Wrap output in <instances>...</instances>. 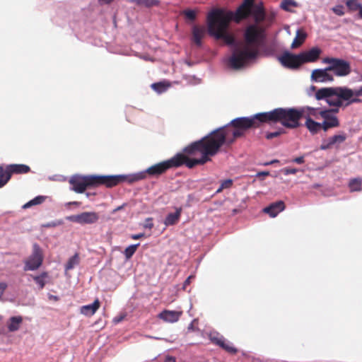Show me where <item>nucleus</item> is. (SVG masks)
Returning a JSON list of instances; mask_svg holds the SVG:
<instances>
[{"mask_svg": "<svg viewBox=\"0 0 362 362\" xmlns=\"http://www.w3.org/2000/svg\"><path fill=\"white\" fill-rule=\"evenodd\" d=\"M253 1L244 0L235 12L214 8L207 15L209 34L233 46V53L228 59V64L233 69L243 67L247 61L255 58L263 40V29L256 25L247 27L243 42L235 43L234 37L228 32L231 21L238 23L249 16H252L257 23L264 21L265 13L262 4H255Z\"/></svg>", "mask_w": 362, "mask_h": 362, "instance_id": "obj_1", "label": "nucleus"}, {"mask_svg": "<svg viewBox=\"0 0 362 362\" xmlns=\"http://www.w3.org/2000/svg\"><path fill=\"white\" fill-rule=\"evenodd\" d=\"M303 109L296 107H279L272 111L255 115L250 117H238L233 122L245 127H258L262 122H279L286 128L296 129L303 117Z\"/></svg>", "mask_w": 362, "mask_h": 362, "instance_id": "obj_2", "label": "nucleus"}, {"mask_svg": "<svg viewBox=\"0 0 362 362\" xmlns=\"http://www.w3.org/2000/svg\"><path fill=\"white\" fill-rule=\"evenodd\" d=\"M362 96V86L358 89H351L346 86L327 87L318 89L315 98L318 100H325L331 110H321L319 114L324 120L335 115L332 112H338L339 108L346 102L345 106L361 101L358 97Z\"/></svg>", "mask_w": 362, "mask_h": 362, "instance_id": "obj_3", "label": "nucleus"}, {"mask_svg": "<svg viewBox=\"0 0 362 362\" xmlns=\"http://www.w3.org/2000/svg\"><path fill=\"white\" fill-rule=\"evenodd\" d=\"M233 120L230 124L214 130L209 135L203 138L215 154L223 144L230 145L236 138L243 135V130L249 128L234 123Z\"/></svg>", "mask_w": 362, "mask_h": 362, "instance_id": "obj_4", "label": "nucleus"}, {"mask_svg": "<svg viewBox=\"0 0 362 362\" xmlns=\"http://www.w3.org/2000/svg\"><path fill=\"white\" fill-rule=\"evenodd\" d=\"M183 151L187 156L180 153L182 156L181 165L185 163L189 168L204 164L211 160L210 156L216 155L203 138L185 147Z\"/></svg>", "mask_w": 362, "mask_h": 362, "instance_id": "obj_5", "label": "nucleus"}, {"mask_svg": "<svg viewBox=\"0 0 362 362\" xmlns=\"http://www.w3.org/2000/svg\"><path fill=\"white\" fill-rule=\"evenodd\" d=\"M123 175H74L69 180L71 189L76 193H83L88 187L105 185L113 187L124 180Z\"/></svg>", "mask_w": 362, "mask_h": 362, "instance_id": "obj_6", "label": "nucleus"}, {"mask_svg": "<svg viewBox=\"0 0 362 362\" xmlns=\"http://www.w3.org/2000/svg\"><path fill=\"white\" fill-rule=\"evenodd\" d=\"M182 162V156L180 154H176L170 159L155 164L146 170L129 175L127 177L123 176L124 178L122 181L127 180L129 183H132L145 179L148 175L150 176H158L170 168L180 166Z\"/></svg>", "mask_w": 362, "mask_h": 362, "instance_id": "obj_7", "label": "nucleus"}, {"mask_svg": "<svg viewBox=\"0 0 362 362\" xmlns=\"http://www.w3.org/2000/svg\"><path fill=\"white\" fill-rule=\"evenodd\" d=\"M323 64H328L329 71H333L337 76H346L351 73V66L347 61L334 57H325L322 59Z\"/></svg>", "mask_w": 362, "mask_h": 362, "instance_id": "obj_8", "label": "nucleus"}, {"mask_svg": "<svg viewBox=\"0 0 362 362\" xmlns=\"http://www.w3.org/2000/svg\"><path fill=\"white\" fill-rule=\"evenodd\" d=\"M30 171V167L23 164H11L4 169L0 166V188L3 187L11 179L13 173H26Z\"/></svg>", "mask_w": 362, "mask_h": 362, "instance_id": "obj_9", "label": "nucleus"}, {"mask_svg": "<svg viewBox=\"0 0 362 362\" xmlns=\"http://www.w3.org/2000/svg\"><path fill=\"white\" fill-rule=\"evenodd\" d=\"M43 252L40 245L37 243L33 245L31 255L25 261V271L37 270L43 262Z\"/></svg>", "mask_w": 362, "mask_h": 362, "instance_id": "obj_10", "label": "nucleus"}, {"mask_svg": "<svg viewBox=\"0 0 362 362\" xmlns=\"http://www.w3.org/2000/svg\"><path fill=\"white\" fill-rule=\"evenodd\" d=\"M278 59L283 66L291 69H298L302 65L300 54H294L286 51L279 57Z\"/></svg>", "mask_w": 362, "mask_h": 362, "instance_id": "obj_11", "label": "nucleus"}, {"mask_svg": "<svg viewBox=\"0 0 362 362\" xmlns=\"http://www.w3.org/2000/svg\"><path fill=\"white\" fill-rule=\"evenodd\" d=\"M66 219L80 224H92L98 221L99 216L95 212L89 211L67 216Z\"/></svg>", "mask_w": 362, "mask_h": 362, "instance_id": "obj_12", "label": "nucleus"}, {"mask_svg": "<svg viewBox=\"0 0 362 362\" xmlns=\"http://www.w3.org/2000/svg\"><path fill=\"white\" fill-rule=\"evenodd\" d=\"M346 134L344 132H340L337 134H334L327 139L322 141L320 147L321 150H327L333 147L338 148L346 139Z\"/></svg>", "mask_w": 362, "mask_h": 362, "instance_id": "obj_13", "label": "nucleus"}, {"mask_svg": "<svg viewBox=\"0 0 362 362\" xmlns=\"http://www.w3.org/2000/svg\"><path fill=\"white\" fill-rule=\"evenodd\" d=\"M310 79L315 83H328L334 81V76L327 66L325 69H314L312 71Z\"/></svg>", "mask_w": 362, "mask_h": 362, "instance_id": "obj_14", "label": "nucleus"}, {"mask_svg": "<svg viewBox=\"0 0 362 362\" xmlns=\"http://www.w3.org/2000/svg\"><path fill=\"white\" fill-rule=\"evenodd\" d=\"M322 51L320 48L315 47L309 49L308 51L303 52L300 53L302 64L307 62H314L317 61Z\"/></svg>", "mask_w": 362, "mask_h": 362, "instance_id": "obj_15", "label": "nucleus"}, {"mask_svg": "<svg viewBox=\"0 0 362 362\" xmlns=\"http://www.w3.org/2000/svg\"><path fill=\"white\" fill-rule=\"evenodd\" d=\"M181 311L165 310L158 315V317L166 322L173 323L180 319Z\"/></svg>", "mask_w": 362, "mask_h": 362, "instance_id": "obj_16", "label": "nucleus"}, {"mask_svg": "<svg viewBox=\"0 0 362 362\" xmlns=\"http://www.w3.org/2000/svg\"><path fill=\"white\" fill-rule=\"evenodd\" d=\"M284 208V203L282 201H279L264 208L263 211L268 214L271 217L274 218L276 217L279 212L282 211Z\"/></svg>", "mask_w": 362, "mask_h": 362, "instance_id": "obj_17", "label": "nucleus"}, {"mask_svg": "<svg viewBox=\"0 0 362 362\" xmlns=\"http://www.w3.org/2000/svg\"><path fill=\"white\" fill-rule=\"evenodd\" d=\"M206 30L204 27L194 25L192 28V41L198 47L202 46V39L205 36Z\"/></svg>", "mask_w": 362, "mask_h": 362, "instance_id": "obj_18", "label": "nucleus"}, {"mask_svg": "<svg viewBox=\"0 0 362 362\" xmlns=\"http://www.w3.org/2000/svg\"><path fill=\"white\" fill-rule=\"evenodd\" d=\"M100 302L96 299L92 304L83 305L81 308V313L85 315H93L99 308Z\"/></svg>", "mask_w": 362, "mask_h": 362, "instance_id": "obj_19", "label": "nucleus"}, {"mask_svg": "<svg viewBox=\"0 0 362 362\" xmlns=\"http://www.w3.org/2000/svg\"><path fill=\"white\" fill-rule=\"evenodd\" d=\"M182 212V209L178 208L176 209V211L174 213H170L166 216L164 223L165 226H173L180 219V215Z\"/></svg>", "mask_w": 362, "mask_h": 362, "instance_id": "obj_20", "label": "nucleus"}, {"mask_svg": "<svg viewBox=\"0 0 362 362\" xmlns=\"http://www.w3.org/2000/svg\"><path fill=\"white\" fill-rule=\"evenodd\" d=\"M305 125L313 134L317 133L320 129H322V123L315 122L310 117L306 118Z\"/></svg>", "mask_w": 362, "mask_h": 362, "instance_id": "obj_21", "label": "nucleus"}, {"mask_svg": "<svg viewBox=\"0 0 362 362\" xmlns=\"http://www.w3.org/2000/svg\"><path fill=\"white\" fill-rule=\"evenodd\" d=\"M23 322L21 316H13L9 319L7 327L10 332H16L19 329Z\"/></svg>", "mask_w": 362, "mask_h": 362, "instance_id": "obj_22", "label": "nucleus"}, {"mask_svg": "<svg viewBox=\"0 0 362 362\" xmlns=\"http://www.w3.org/2000/svg\"><path fill=\"white\" fill-rule=\"evenodd\" d=\"M30 276L35 281V283L38 285L40 289H42L46 283L47 279H48V273L46 272H42L40 275H30Z\"/></svg>", "mask_w": 362, "mask_h": 362, "instance_id": "obj_23", "label": "nucleus"}, {"mask_svg": "<svg viewBox=\"0 0 362 362\" xmlns=\"http://www.w3.org/2000/svg\"><path fill=\"white\" fill-rule=\"evenodd\" d=\"M322 129L327 132L329 129L337 127L339 126V122L338 118L335 116L330 117L327 120H324L322 122Z\"/></svg>", "mask_w": 362, "mask_h": 362, "instance_id": "obj_24", "label": "nucleus"}, {"mask_svg": "<svg viewBox=\"0 0 362 362\" xmlns=\"http://www.w3.org/2000/svg\"><path fill=\"white\" fill-rule=\"evenodd\" d=\"M130 3H134L137 6H143L146 8L158 6L159 0H129Z\"/></svg>", "mask_w": 362, "mask_h": 362, "instance_id": "obj_25", "label": "nucleus"}, {"mask_svg": "<svg viewBox=\"0 0 362 362\" xmlns=\"http://www.w3.org/2000/svg\"><path fill=\"white\" fill-rule=\"evenodd\" d=\"M306 38V34L302 32L300 30L296 31V36L294 38L291 47L295 49L302 45Z\"/></svg>", "mask_w": 362, "mask_h": 362, "instance_id": "obj_26", "label": "nucleus"}, {"mask_svg": "<svg viewBox=\"0 0 362 362\" xmlns=\"http://www.w3.org/2000/svg\"><path fill=\"white\" fill-rule=\"evenodd\" d=\"M362 181L359 178H355L349 182V187L351 192H358L361 190Z\"/></svg>", "mask_w": 362, "mask_h": 362, "instance_id": "obj_27", "label": "nucleus"}, {"mask_svg": "<svg viewBox=\"0 0 362 362\" xmlns=\"http://www.w3.org/2000/svg\"><path fill=\"white\" fill-rule=\"evenodd\" d=\"M78 263H79V257H78V255L77 254H76L69 259V261L67 262V263L65 266V269L66 271L72 269L74 267L78 265Z\"/></svg>", "mask_w": 362, "mask_h": 362, "instance_id": "obj_28", "label": "nucleus"}, {"mask_svg": "<svg viewBox=\"0 0 362 362\" xmlns=\"http://www.w3.org/2000/svg\"><path fill=\"white\" fill-rule=\"evenodd\" d=\"M45 199V198L43 196H37V197H35L33 199H32V200L29 201L28 202H27L26 204H25L23 205V208L28 209L32 206L40 204L44 202Z\"/></svg>", "mask_w": 362, "mask_h": 362, "instance_id": "obj_29", "label": "nucleus"}, {"mask_svg": "<svg viewBox=\"0 0 362 362\" xmlns=\"http://www.w3.org/2000/svg\"><path fill=\"white\" fill-rule=\"evenodd\" d=\"M151 86L152 89H153L156 92L161 93L167 90V88L169 87V85H166L163 82H158L152 83Z\"/></svg>", "mask_w": 362, "mask_h": 362, "instance_id": "obj_30", "label": "nucleus"}, {"mask_svg": "<svg viewBox=\"0 0 362 362\" xmlns=\"http://www.w3.org/2000/svg\"><path fill=\"white\" fill-rule=\"evenodd\" d=\"M220 346L230 354L237 353V349L233 346L230 342L226 341L225 339L222 342V345H221Z\"/></svg>", "mask_w": 362, "mask_h": 362, "instance_id": "obj_31", "label": "nucleus"}, {"mask_svg": "<svg viewBox=\"0 0 362 362\" xmlns=\"http://www.w3.org/2000/svg\"><path fill=\"white\" fill-rule=\"evenodd\" d=\"M346 5L348 8L351 11H357L358 8H361V4L358 3L357 0H347L346 1Z\"/></svg>", "mask_w": 362, "mask_h": 362, "instance_id": "obj_32", "label": "nucleus"}, {"mask_svg": "<svg viewBox=\"0 0 362 362\" xmlns=\"http://www.w3.org/2000/svg\"><path fill=\"white\" fill-rule=\"evenodd\" d=\"M139 245V243L135 245H131L125 249L124 255L126 258L129 259L130 257H132V255L135 253Z\"/></svg>", "mask_w": 362, "mask_h": 362, "instance_id": "obj_33", "label": "nucleus"}, {"mask_svg": "<svg viewBox=\"0 0 362 362\" xmlns=\"http://www.w3.org/2000/svg\"><path fill=\"white\" fill-rule=\"evenodd\" d=\"M299 109H303V110H304L303 116L305 115H307V117H310V116H311V115L316 116V115H317V108L306 106V107H299Z\"/></svg>", "mask_w": 362, "mask_h": 362, "instance_id": "obj_34", "label": "nucleus"}, {"mask_svg": "<svg viewBox=\"0 0 362 362\" xmlns=\"http://www.w3.org/2000/svg\"><path fill=\"white\" fill-rule=\"evenodd\" d=\"M225 338L222 336H219L218 334H210V339L211 341L214 343L215 344L218 345V346H221L222 345V342L223 341Z\"/></svg>", "mask_w": 362, "mask_h": 362, "instance_id": "obj_35", "label": "nucleus"}, {"mask_svg": "<svg viewBox=\"0 0 362 362\" xmlns=\"http://www.w3.org/2000/svg\"><path fill=\"white\" fill-rule=\"evenodd\" d=\"M296 2L293 0H284L281 4V7L285 11H289L291 6H295Z\"/></svg>", "mask_w": 362, "mask_h": 362, "instance_id": "obj_36", "label": "nucleus"}, {"mask_svg": "<svg viewBox=\"0 0 362 362\" xmlns=\"http://www.w3.org/2000/svg\"><path fill=\"white\" fill-rule=\"evenodd\" d=\"M332 10L337 16H341L344 14V8L342 5H337L333 7Z\"/></svg>", "mask_w": 362, "mask_h": 362, "instance_id": "obj_37", "label": "nucleus"}, {"mask_svg": "<svg viewBox=\"0 0 362 362\" xmlns=\"http://www.w3.org/2000/svg\"><path fill=\"white\" fill-rule=\"evenodd\" d=\"M184 14L186 16V18L190 21H194L196 18V12L193 10H185L184 11Z\"/></svg>", "mask_w": 362, "mask_h": 362, "instance_id": "obj_38", "label": "nucleus"}, {"mask_svg": "<svg viewBox=\"0 0 362 362\" xmlns=\"http://www.w3.org/2000/svg\"><path fill=\"white\" fill-rule=\"evenodd\" d=\"M300 170L297 168H285L281 170V172L285 175H288L289 174H296Z\"/></svg>", "mask_w": 362, "mask_h": 362, "instance_id": "obj_39", "label": "nucleus"}, {"mask_svg": "<svg viewBox=\"0 0 362 362\" xmlns=\"http://www.w3.org/2000/svg\"><path fill=\"white\" fill-rule=\"evenodd\" d=\"M233 185V180L231 179H227L221 182V188L228 189Z\"/></svg>", "mask_w": 362, "mask_h": 362, "instance_id": "obj_40", "label": "nucleus"}, {"mask_svg": "<svg viewBox=\"0 0 362 362\" xmlns=\"http://www.w3.org/2000/svg\"><path fill=\"white\" fill-rule=\"evenodd\" d=\"M62 224H63V221L57 220L55 221H52V222L47 223L45 224L43 226L47 227V228H50V227H56V226H60Z\"/></svg>", "mask_w": 362, "mask_h": 362, "instance_id": "obj_41", "label": "nucleus"}, {"mask_svg": "<svg viewBox=\"0 0 362 362\" xmlns=\"http://www.w3.org/2000/svg\"><path fill=\"white\" fill-rule=\"evenodd\" d=\"M282 132L281 131H276L274 132H269L266 134V138L267 139H272L275 137H277L281 134Z\"/></svg>", "mask_w": 362, "mask_h": 362, "instance_id": "obj_42", "label": "nucleus"}, {"mask_svg": "<svg viewBox=\"0 0 362 362\" xmlns=\"http://www.w3.org/2000/svg\"><path fill=\"white\" fill-rule=\"evenodd\" d=\"M8 285L6 282H0V299L4 295L6 289L7 288Z\"/></svg>", "mask_w": 362, "mask_h": 362, "instance_id": "obj_43", "label": "nucleus"}, {"mask_svg": "<svg viewBox=\"0 0 362 362\" xmlns=\"http://www.w3.org/2000/svg\"><path fill=\"white\" fill-rule=\"evenodd\" d=\"M153 223L152 222V218H148L146 220L145 223L144 224V227L145 228L151 229L153 228Z\"/></svg>", "mask_w": 362, "mask_h": 362, "instance_id": "obj_44", "label": "nucleus"}, {"mask_svg": "<svg viewBox=\"0 0 362 362\" xmlns=\"http://www.w3.org/2000/svg\"><path fill=\"white\" fill-rule=\"evenodd\" d=\"M292 162L296 163L297 164H302L305 162L304 156L297 157L292 160Z\"/></svg>", "mask_w": 362, "mask_h": 362, "instance_id": "obj_45", "label": "nucleus"}, {"mask_svg": "<svg viewBox=\"0 0 362 362\" xmlns=\"http://www.w3.org/2000/svg\"><path fill=\"white\" fill-rule=\"evenodd\" d=\"M269 175V171H261V172H258L256 174V177H259L260 176H268Z\"/></svg>", "mask_w": 362, "mask_h": 362, "instance_id": "obj_46", "label": "nucleus"}, {"mask_svg": "<svg viewBox=\"0 0 362 362\" xmlns=\"http://www.w3.org/2000/svg\"><path fill=\"white\" fill-rule=\"evenodd\" d=\"M144 236V233H138V234H134V235H132L131 236V238L133 239V240H138L139 238H141L142 237Z\"/></svg>", "mask_w": 362, "mask_h": 362, "instance_id": "obj_47", "label": "nucleus"}, {"mask_svg": "<svg viewBox=\"0 0 362 362\" xmlns=\"http://www.w3.org/2000/svg\"><path fill=\"white\" fill-rule=\"evenodd\" d=\"M279 161L278 160H272L271 161L264 163L263 165H272L274 163H279Z\"/></svg>", "mask_w": 362, "mask_h": 362, "instance_id": "obj_48", "label": "nucleus"}, {"mask_svg": "<svg viewBox=\"0 0 362 362\" xmlns=\"http://www.w3.org/2000/svg\"><path fill=\"white\" fill-rule=\"evenodd\" d=\"M124 205H125V204H122V205H121V206H119L117 207L116 209H115L112 211V214H115V213H116L117 211H119V210L122 209L124 208Z\"/></svg>", "mask_w": 362, "mask_h": 362, "instance_id": "obj_49", "label": "nucleus"}, {"mask_svg": "<svg viewBox=\"0 0 362 362\" xmlns=\"http://www.w3.org/2000/svg\"><path fill=\"white\" fill-rule=\"evenodd\" d=\"M67 204L69 205H75V206H79L80 205V202H69Z\"/></svg>", "mask_w": 362, "mask_h": 362, "instance_id": "obj_50", "label": "nucleus"}, {"mask_svg": "<svg viewBox=\"0 0 362 362\" xmlns=\"http://www.w3.org/2000/svg\"><path fill=\"white\" fill-rule=\"evenodd\" d=\"M113 0H99V1L101 3V4H109L110 2H112Z\"/></svg>", "mask_w": 362, "mask_h": 362, "instance_id": "obj_51", "label": "nucleus"}, {"mask_svg": "<svg viewBox=\"0 0 362 362\" xmlns=\"http://www.w3.org/2000/svg\"><path fill=\"white\" fill-rule=\"evenodd\" d=\"M192 278V276H189L185 281V286L189 284L190 282V279Z\"/></svg>", "mask_w": 362, "mask_h": 362, "instance_id": "obj_52", "label": "nucleus"}, {"mask_svg": "<svg viewBox=\"0 0 362 362\" xmlns=\"http://www.w3.org/2000/svg\"><path fill=\"white\" fill-rule=\"evenodd\" d=\"M165 362H175V358L173 357H168Z\"/></svg>", "mask_w": 362, "mask_h": 362, "instance_id": "obj_53", "label": "nucleus"}, {"mask_svg": "<svg viewBox=\"0 0 362 362\" xmlns=\"http://www.w3.org/2000/svg\"><path fill=\"white\" fill-rule=\"evenodd\" d=\"M122 319H123V317H115V318L114 319V321H115V322H121V321L122 320Z\"/></svg>", "mask_w": 362, "mask_h": 362, "instance_id": "obj_54", "label": "nucleus"}, {"mask_svg": "<svg viewBox=\"0 0 362 362\" xmlns=\"http://www.w3.org/2000/svg\"><path fill=\"white\" fill-rule=\"evenodd\" d=\"M358 17L362 18V6L361 5V8H358Z\"/></svg>", "mask_w": 362, "mask_h": 362, "instance_id": "obj_55", "label": "nucleus"}, {"mask_svg": "<svg viewBox=\"0 0 362 362\" xmlns=\"http://www.w3.org/2000/svg\"><path fill=\"white\" fill-rule=\"evenodd\" d=\"M49 299L54 300H58V297H57V296H52V295H50V296H49Z\"/></svg>", "mask_w": 362, "mask_h": 362, "instance_id": "obj_56", "label": "nucleus"}, {"mask_svg": "<svg viewBox=\"0 0 362 362\" xmlns=\"http://www.w3.org/2000/svg\"><path fill=\"white\" fill-rule=\"evenodd\" d=\"M223 189V188H221V185H220L218 189L216 190V193L221 192Z\"/></svg>", "mask_w": 362, "mask_h": 362, "instance_id": "obj_57", "label": "nucleus"}, {"mask_svg": "<svg viewBox=\"0 0 362 362\" xmlns=\"http://www.w3.org/2000/svg\"><path fill=\"white\" fill-rule=\"evenodd\" d=\"M317 187H319V185H313V187H314V188H317Z\"/></svg>", "mask_w": 362, "mask_h": 362, "instance_id": "obj_58", "label": "nucleus"}]
</instances>
